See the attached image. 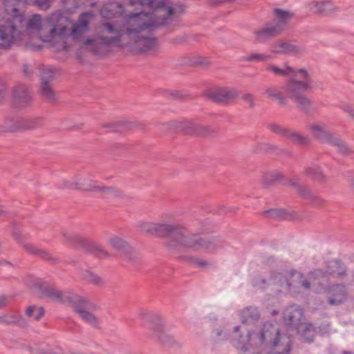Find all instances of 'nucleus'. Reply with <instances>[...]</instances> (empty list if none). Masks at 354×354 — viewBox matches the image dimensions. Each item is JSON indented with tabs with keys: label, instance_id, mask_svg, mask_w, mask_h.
I'll list each match as a JSON object with an SVG mask.
<instances>
[{
	"label": "nucleus",
	"instance_id": "1",
	"mask_svg": "<svg viewBox=\"0 0 354 354\" xmlns=\"http://www.w3.org/2000/svg\"><path fill=\"white\" fill-rule=\"evenodd\" d=\"M129 3L147 6L153 10L151 13L131 14L126 33L120 35L140 44H155L157 41L151 36V28L168 24L171 17L183 12L182 6L173 5L169 0H130Z\"/></svg>",
	"mask_w": 354,
	"mask_h": 354
},
{
	"label": "nucleus",
	"instance_id": "2",
	"mask_svg": "<svg viewBox=\"0 0 354 354\" xmlns=\"http://www.w3.org/2000/svg\"><path fill=\"white\" fill-rule=\"evenodd\" d=\"M346 273V269L341 261L332 260L328 263L324 272L317 270L311 272L307 277H304L298 272L292 273L288 276L275 274L268 279L259 276L254 279V284L260 288H265L267 285L272 284L276 288H279L280 292H290L292 294L299 293L301 290H308L311 285L315 291L319 292L315 286L321 281H323L324 277L327 276L337 278L343 277Z\"/></svg>",
	"mask_w": 354,
	"mask_h": 354
},
{
	"label": "nucleus",
	"instance_id": "3",
	"mask_svg": "<svg viewBox=\"0 0 354 354\" xmlns=\"http://www.w3.org/2000/svg\"><path fill=\"white\" fill-rule=\"evenodd\" d=\"M93 19L94 15L91 12L82 13L80 15L78 21L72 25L70 32L68 26L72 24L71 20L62 12L56 11L46 19V27H41V15H34L28 21V28L39 30L40 39L44 42H51L67 36L77 39L87 31L88 25Z\"/></svg>",
	"mask_w": 354,
	"mask_h": 354
},
{
	"label": "nucleus",
	"instance_id": "4",
	"mask_svg": "<svg viewBox=\"0 0 354 354\" xmlns=\"http://www.w3.org/2000/svg\"><path fill=\"white\" fill-rule=\"evenodd\" d=\"M156 236L174 238L180 245L194 251L213 254L218 250L216 243L196 236H187L185 234V230L177 224L158 223Z\"/></svg>",
	"mask_w": 354,
	"mask_h": 354
},
{
	"label": "nucleus",
	"instance_id": "5",
	"mask_svg": "<svg viewBox=\"0 0 354 354\" xmlns=\"http://www.w3.org/2000/svg\"><path fill=\"white\" fill-rule=\"evenodd\" d=\"M278 339H279L278 328L274 327L270 323L265 324L258 333L250 332L246 336L243 337L240 334V327L236 326L232 334L234 346L243 353L249 351L251 348L261 347L263 344L269 347L277 346Z\"/></svg>",
	"mask_w": 354,
	"mask_h": 354
},
{
	"label": "nucleus",
	"instance_id": "6",
	"mask_svg": "<svg viewBox=\"0 0 354 354\" xmlns=\"http://www.w3.org/2000/svg\"><path fill=\"white\" fill-rule=\"evenodd\" d=\"M313 88V80L310 74L304 68H300L294 73L291 78L283 87L286 97L303 109L308 107L310 100L307 93Z\"/></svg>",
	"mask_w": 354,
	"mask_h": 354
},
{
	"label": "nucleus",
	"instance_id": "7",
	"mask_svg": "<svg viewBox=\"0 0 354 354\" xmlns=\"http://www.w3.org/2000/svg\"><path fill=\"white\" fill-rule=\"evenodd\" d=\"M64 187L71 189L91 191L99 193L102 196L117 195V191L103 186L85 176H76L64 181Z\"/></svg>",
	"mask_w": 354,
	"mask_h": 354
},
{
	"label": "nucleus",
	"instance_id": "8",
	"mask_svg": "<svg viewBox=\"0 0 354 354\" xmlns=\"http://www.w3.org/2000/svg\"><path fill=\"white\" fill-rule=\"evenodd\" d=\"M309 130L311 134L317 139L337 146L341 153L348 152L347 145L338 138H334L324 124L320 123L311 124L309 125Z\"/></svg>",
	"mask_w": 354,
	"mask_h": 354
},
{
	"label": "nucleus",
	"instance_id": "9",
	"mask_svg": "<svg viewBox=\"0 0 354 354\" xmlns=\"http://www.w3.org/2000/svg\"><path fill=\"white\" fill-rule=\"evenodd\" d=\"M120 52L128 55L153 56L158 52V46H115Z\"/></svg>",
	"mask_w": 354,
	"mask_h": 354
},
{
	"label": "nucleus",
	"instance_id": "10",
	"mask_svg": "<svg viewBox=\"0 0 354 354\" xmlns=\"http://www.w3.org/2000/svg\"><path fill=\"white\" fill-rule=\"evenodd\" d=\"M274 21L271 24L281 33L286 28L289 21L292 18L293 14L288 10L275 8L273 10Z\"/></svg>",
	"mask_w": 354,
	"mask_h": 354
},
{
	"label": "nucleus",
	"instance_id": "11",
	"mask_svg": "<svg viewBox=\"0 0 354 354\" xmlns=\"http://www.w3.org/2000/svg\"><path fill=\"white\" fill-rule=\"evenodd\" d=\"M304 52L301 46H271L269 49L270 55H272V59L279 55L289 56H297Z\"/></svg>",
	"mask_w": 354,
	"mask_h": 354
},
{
	"label": "nucleus",
	"instance_id": "12",
	"mask_svg": "<svg viewBox=\"0 0 354 354\" xmlns=\"http://www.w3.org/2000/svg\"><path fill=\"white\" fill-rule=\"evenodd\" d=\"M209 97L217 102H226L234 99L237 96V93L234 89L227 88H214L208 91Z\"/></svg>",
	"mask_w": 354,
	"mask_h": 354
},
{
	"label": "nucleus",
	"instance_id": "13",
	"mask_svg": "<svg viewBox=\"0 0 354 354\" xmlns=\"http://www.w3.org/2000/svg\"><path fill=\"white\" fill-rule=\"evenodd\" d=\"M309 8L313 12L322 15H329L338 11L337 7L330 1H313L309 4Z\"/></svg>",
	"mask_w": 354,
	"mask_h": 354
},
{
	"label": "nucleus",
	"instance_id": "14",
	"mask_svg": "<svg viewBox=\"0 0 354 354\" xmlns=\"http://www.w3.org/2000/svg\"><path fill=\"white\" fill-rule=\"evenodd\" d=\"M16 28L13 21L9 19L0 25V44L11 43L16 36Z\"/></svg>",
	"mask_w": 354,
	"mask_h": 354
},
{
	"label": "nucleus",
	"instance_id": "15",
	"mask_svg": "<svg viewBox=\"0 0 354 354\" xmlns=\"http://www.w3.org/2000/svg\"><path fill=\"white\" fill-rule=\"evenodd\" d=\"M82 47L78 50H91L97 57H106L115 51L120 52V49L115 46H82Z\"/></svg>",
	"mask_w": 354,
	"mask_h": 354
},
{
	"label": "nucleus",
	"instance_id": "16",
	"mask_svg": "<svg viewBox=\"0 0 354 354\" xmlns=\"http://www.w3.org/2000/svg\"><path fill=\"white\" fill-rule=\"evenodd\" d=\"M280 34L271 23L266 24L262 28L254 32V36L258 42H266L270 39L275 37Z\"/></svg>",
	"mask_w": 354,
	"mask_h": 354
},
{
	"label": "nucleus",
	"instance_id": "17",
	"mask_svg": "<svg viewBox=\"0 0 354 354\" xmlns=\"http://www.w3.org/2000/svg\"><path fill=\"white\" fill-rule=\"evenodd\" d=\"M330 298L329 302L332 305H337L345 301L346 292L344 286H335L330 290Z\"/></svg>",
	"mask_w": 354,
	"mask_h": 354
},
{
	"label": "nucleus",
	"instance_id": "18",
	"mask_svg": "<svg viewBox=\"0 0 354 354\" xmlns=\"http://www.w3.org/2000/svg\"><path fill=\"white\" fill-rule=\"evenodd\" d=\"M13 98L15 103L24 105L28 103L30 99V95L26 86L20 84L14 88Z\"/></svg>",
	"mask_w": 354,
	"mask_h": 354
},
{
	"label": "nucleus",
	"instance_id": "19",
	"mask_svg": "<svg viewBox=\"0 0 354 354\" xmlns=\"http://www.w3.org/2000/svg\"><path fill=\"white\" fill-rule=\"evenodd\" d=\"M123 12L122 6L120 3L111 2L106 4L100 10L102 16L104 18H111L118 15H121Z\"/></svg>",
	"mask_w": 354,
	"mask_h": 354
},
{
	"label": "nucleus",
	"instance_id": "20",
	"mask_svg": "<svg viewBox=\"0 0 354 354\" xmlns=\"http://www.w3.org/2000/svg\"><path fill=\"white\" fill-rule=\"evenodd\" d=\"M302 316L303 312L298 306H290L283 313V319L288 324H295L300 321Z\"/></svg>",
	"mask_w": 354,
	"mask_h": 354
},
{
	"label": "nucleus",
	"instance_id": "21",
	"mask_svg": "<svg viewBox=\"0 0 354 354\" xmlns=\"http://www.w3.org/2000/svg\"><path fill=\"white\" fill-rule=\"evenodd\" d=\"M21 1L19 0H4L3 4L5 6L6 11L11 17L14 18V20L22 21V17L18 15V8Z\"/></svg>",
	"mask_w": 354,
	"mask_h": 354
},
{
	"label": "nucleus",
	"instance_id": "22",
	"mask_svg": "<svg viewBox=\"0 0 354 354\" xmlns=\"http://www.w3.org/2000/svg\"><path fill=\"white\" fill-rule=\"evenodd\" d=\"M264 95L266 97L277 101L281 104H284L286 98L283 91H281L276 87H268L266 88Z\"/></svg>",
	"mask_w": 354,
	"mask_h": 354
},
{
	"label": "nucleus",
	"instance_id": "23",
	"mask_svg": "<svg viewBox=\"0 0 354 354\" xmlns=\"http://www.w3.org/2000/svg\"><path fill=\"white\" fill-rule=\"evenodd\" d=\"M267 71L277 76H292L297 71L288 66L279 67L275 65H270L267 67Z\"/></svg>",
	"mask_w": 354,
	"mask_h": 354
},
{
	"label": "nucleus",
	"instance_id": "24",
	"mask_svg": "<svg viewBox=\"0 0 354 354\" xmlns=\"http://www.w3.org/2000/svg\"><path fill=\"white\" fill-rule=\"evenodd\" d=\"M242 322L244 323L252 324L259 319V315L255 308H246L241 311Z\"/></svg>",
	"mask_w": 354,
	"mask_h": 354
},
{
	"label": "nucleus",
	"instance_id": "25",
	"mask_svg": "<svg viewBox=\"0 0 354 354\" xmlns=\"http://www.w3.org/2000/svg\"><path fill=\"white\" fill-rule=\"evenodd\" d=\"M50 50L57 54V58L63 59L72 55L73 46H48Z\"/></svg>",
	"mask_w": 354,
	"mask_h": 354
},
{
	"label": "nucleus",
	"instance_id": "26",
	"mask_svg": "<svg viewBox=\"0 0 354 354\" xmlns=\"http://www.w3.org/2000/svg\"><path fill=\"white\" fill-rule=\"evenodd\" d=\"M75 311L79 315V316L88 324L95 325L97 323L96 317L87 311L84 306H76L75 307Z\"/></svg>",
	"mask_w": 354,
	"mask_h": 354
},
{
	"label": "nucleus",
	"instance_id": "27",
	"mask_svg": "<svg viewBox=\"0 0 354 354\" xmlns=\"http://www.w3.org/2000/svg\"><path fill=\"white\" fill-rule=\"evenodd\" d=\"M158 223L149 221H140L137 224V227L140 231L156 236Z\"/></svg>",
	"mask_w": 354,
	"mask_h": 354
},
{
	"label": "nucleus",
	"instance_id": "28",
	"mask_svg": "<svg viewBox=\"0 0 354 354\" xmlns=\"http://www.w3.org/2000/svg\"><path fill=\"white\" fill-rule=\"evenodd\" d=\"M0 323L7 324H24V318L21 316L14 314H3L0 315Z\"/></svg>",
	"mask_w": 354,
	"mask_h": 354
},
{
	"label": "nucleus",
	"instance_id": "29",
	"mask_svg": "<svg viewBox=\"0 0 354 354\" xmlns=\"http://www.w3.org/2000/svg\"><path fill=\"white\" fill-rule=\"evenodd\" d=\"M109 245L115 250L120 251L126 249L128 245L122 238L115 235L109 238Z\"/></svg>",
	"mask_w": 354,
	"mask_h": 354
},
{
	"label": "nucleus",
	"instance_id": "30",
	"mask_svg": "<svg viewBox=\"0 0 354 354\" xmlns=\"http://www.w3.org/2000/svg\"><path fill=\"white\" fill-rule=\"evenodd\" d=\"M40 92L48 100H53L55 98V92L48 82H41Z\"/></svg>",
	"mask_w": 354,
	"mask_h": 354
},
{
	"label": "nucleus",
	"instance_id": "31",
	"mask_svg": "<svg viewBox=\"0 0 354 354\" xmlns=\"http://www.w3.org/2000/svg\"><path fill=\"white\" fill-rule=\"evenodd\" d=\"M56 69L53 66H44L41 71V82H48L52 80L56 75Z\"/></svg>",
	"mask_w": 354,
	"mask_h": 354
},
{
	"label": "nucleus",
	"instance_id": "32",
	"mask_svg": "<svg viewBox=\"0 0 354 354\" xmlns=\"http://www.w3.org/2000/svg\"><path fill=\"white\" fill-rule=\"evenodd\" d=\"M26 314L28 317L38 321L44 315V310L41 307L29 306L26 310Z\"/></svg>",
	"mask_w": 354,
	"mask_h": 354
},
{
	"label": "nucleus",
	"instance_id": "33",
	"mask_svg": "<svg viewBox=\"0 0 354 354\" xmlns=\"http://www.w3.org/2000/svg\"><path fill=\"white\" fill-rule=\"evenodd\" d=\"M24 246L28 252H30L32 254L40 255L41 257L45 259H51L50 254L47 251H45L40 248H37L31 243H25Z\"/></svg>",
	"mask_w": 354,
	"mask_h": 354
},
{
	"label": "nucleus",
	"instance_id": "34",
	"mask_svg": "<svg viewBox=\"0 0 354 354\" xmlns=\"http://www.w3.org/2000/svg\"><path fill=\"white\" fill-rule=\"evenodd\" d=\"M283 133L288 138H291L293 141L303 143L306 140V138L303 137L300 133L290 130H283Z\"/></svg>",
	"mask_w": 354,
	"mask_h": 354
},
{
	"label": "nucleus",
	"instance_id": "35",
	"mask_svg": "<svg viewBox=\"0 0 354 354\" xmlns=\"http://www.w3.org/2000/svg\"><path fill=\"white\" fill-rule=\"evenodd\" d=\"M272 59V55H270L269 51L262 53H254L249 56L248 59L250 61L266 62Z\"/></svg>",
	"mask_w": 354,
	"mask_h": 354
},
{
	"label": "nucleus",
	"instance_id": "36",
	"mask_svg": "<svg viewBox=\"0 0 354 354\" xmlns=\"http://www.w3.org/2000/svg\"><path fill=\"white\" fill-rule=\"evenodd\" d=\"M84 277L89 282L94 284H100L102 283V279L99 276L90 271H86L84 274Z\"/></svg>",
	"mask_w": 354,
	"mask_h": 354
},
{
	"label": "nucleus",
	"instance_id": "37",
	"mask_svg": "<svg viewBox=\"0 0 354 354\" xmlns=\"http://www.w3.org/2000/svg\"><path fill=\"white\" fill-rule=\"evenodd\" d=\"M304 336L307 342H310L313 341L315 337V330L311 324L306 326Z\"/></svg>",
	"mask_w": 354,
	"mask_h": 354
},
{
	"label": "nucleus",
	"instance_id": "38",
	"mask_svg": "<svg viewBox=\"0 0 354 354\" xmlns=\"http://www.w3.org/2000/svg\"><path fill=\"white\" fill-rule=\"evenodd\" d=\"M53 0H35L34 3L41 10H46L50 8Z\"/></svg>",
	"mask_w": 354,
	"mask_h": 354
},
{
	"label": "nucleus",
	"instance_id": "39",
	"mask_svg": "<svg viewBox=\"0 0 354 354\" xmlns=\"http://www.w3.org/2000/svg\"><path fill=\"white\" fill-rule=\"evenodd\" d=\"M81 48H82V46H73V48H72V54L75 53V56L79 59H82L84 56H86L87 54L92 53V51H91V50H88V51L78 50Z\"/></svg>",
	"mask_w": 354,
	"mask_h": 354
},
{
	"label": "nucleus",
	"instance_id": "40",
	"mask_svg": "<svg viewBox=\"0 0 354 354\" xmlns=\"http://www.w3.org/2000/svg\"><path fill=\"white\" fill-rule=\"evenodd\" d=\"M93 252L100 258L106 257L109 254L100 245H93Z\"/></svg>",
	"mask_w": 354,
	"mask_h": 354
},
{
	"label": "nucleus",
	"instance_id": "41",
	"mask_svg": "<svg viewBox=\"0 0 354 354\" xmlns=\"http://www.w3.org/2000/svg\"><path fill=\"white\" fill-rule=\"evenodd\" d=\"M201 41L198 39L197 37L192 35V36H183L180 42L183 43H195L200 42Z\"/></svg>",
	"mask_w": 354,
	"mask_h": 354
},
{
	"label": "nucleus",
	"instance_id": "42",
	"mask_svg": "<svg viewBox=\"0 0 354 354\" xmlns=\"http://www.w3.org/2000/svg\"><path fill=\"white\" fill-rule=\"evenodd\" d=\"M124 124V122H121V121L115 122H111V123L105 124L104 127L110 129L111 130H113V131H118V129L116 128V126Z\"/></svg>",
	"mask_w": 354,
	"mask_h": 354
},
{
	"label": "nucleus",
	"instance_id": "43",
	"mask_svg": "<svg viewBox=\"0 0 354 354\" xmlns=\"http://www.w3.org/2000/svg\"><path fill=\"white\" fill-rule=\"evenodd\" d=\"M28 50L32 53H39L43 50L44 46H28Z\"/></svg>",
	"mask_w": 354,
	"mask_h": 354
},
{
	"label": "nucleus",
	"instance_id": "44",
	"mask_svg": "<svg viewBox=\"0 0 354 354\" xmlns=\"http://www.w3.org/2000/svg\"><path fill=\"white\" fill-rule=\"evenodd\" d=\"M104 28L106 29V30L108 32H109V33H114L115 32V28L113 26V25H111V24L106 23V24H104Z\"/></svg>",
	"mask_w": 354,
	"mask_h": 354
},
{
	"label": "nucleus",
	"instance_id": "45",
	"mask_svg": "<svg viewBox=\"0 0 354 354\" xmlns=\"http://www.w3.org/2000/svg\"><path fill=\"white\" fill-rule=\"evenodd\" d=\"M345 111L349 113V115L353 118L354 120V108L350 106H345Z\"/></svg>",
	"mask_w": 354,
	"mask_h": 354
},
{
	"label": "nucleus",
	"instance_id": "46",
	"mask_svg": "<svg viewBox=\"0 0 354 354\" xmlns=\"http://www.w3.org/2000/svg\"><path fill=\"white\" fill-rule=\"evenodd\" d=\"M349 260H350L351 263L354 264V254H352L350 256ZM351 281L354 283V268L351 271Z\"/></svg>",
	"mask_w": 354,
	"mask_h": 354
},
{
	"label": "nucleus",
	"instance_id": "47",
	"mask_svg": "<svg viewBox=\"0 0 354 354\" xmlns=\"http://www.w3.org/2000/svg\"><path fill=\"white\" fill-rule=\"evenodd\" d=\"M244 99L246 102H248V103H250V106H252L253 105V98L252 97V95L248 94V95H245L244 96Z\"/></svg>",
	"mask_w": 354,
	"mask_h": 354
},
{
	"label": "nucleus",
	"instance_id": "48",
	"mask_svg": "<svg viewBox=\"0 0 354 354\" xmlns=\"http://www.w3.org/2000/svg\"><path fill=\"white\" fill-rule=\"evenodd\" d=\"M196 264L200 267H206L208 266V263L205 261H202V260H197L196 261Z\"/></svg>",
	"mask_w": 354,
	"mask_h": 354
},
{
	"label": "nucleus",
	"instance_id": "49",
	"mask_svg": "<svg viewBox=\"0 0 354 354\" xmlns=\"http://www.w3.org/2000/svg\"><path fill=\"white\" fill-rule=\"evenodd\" d=\"M10 46H0V54L9 50Z\"/></svg>",
	"mask_w": 354,
	"mask_h": 354
},
{
	"label": "nucleus",
	"instance_id": "50",
	"mask_svg": "<svg viewBox=\"0 0 354 354\" xmlns=\"http://www.w3.org/2000/svg\"><path fill=\"white\" fill-rule=\"evenodd\" d=\"M6 305V299L4 297L0 298V309L4 308Z\"/></svg>",
	"mask_w": 354,
	"mask_h": 354
},
{
	"label": "nucleus",
	"instance_id": "51",
	"mask_svg": "<svg viewBox=\"0 0 354 354\" xmlns=\"http://www.w3.org/2000/svg\"><path fill=\"white\" fill-rule=\"evenodd\" d=\"M281 338L284 341V343H285V344H286V346H288L289 343H290V341H289L288 338L285 337H281Z\"/></svg>",
	"mask_w": 354,
	"mask_h": 354
},
{
	"label": "nucleus",
	"instance_id": "52",
	"mask_svg": "<svg viewBox=\"0 0 354 354\" xmlns=\"http://www.w3.org/2000/svg\"><path fill=\"white\" fill-rule=\"evenodd\" d=\"M19 127V126H17V127H10L8 129L9 131H14V130L18 129Z\"/></svg>",
	"mask_w": 354,
	"mask_h": 354
},
{
	"label": "nucleus",
	"instance_id": "53",
	"mask_svg": "<svg viewBox=\"0 0 354 354\" xmlns=\"http://www.w3.org/2000/svg\"><path fill=\"white\" fill-rule=\"evenodd\" d=\"M24 72L25 73H28L29 72V69H28V66H24Z\"/></svg>",
	"mask_w": 354,
	"mask_h": 354
},
{
	"label": "nucleus",
	"instance_id": "54",
	"mask_svg": "<svg viewBox=\"0 0 354 354\" xmlns=\"http://www.w3.org/2000/svg\"><path fill=\"white\" fill-rule=\"evenodd\" d=\"M81 303L82 304V305L84 306L86 305L87 302L85 301V300H81Z\"/></svg>",
	"mask_w": 354,
	"mask_h": 354
},
{
	"label": "nucleus",
	"instance_id": "55",
	"mask_svg": "<svg viewBox=\"0 0 354 354\" xmlns=\"http://www.w3.org/2000/svg\"><path fill=\"white\" fill-rule=\"evenodd\" d=\"M352 186L354 188V179L353 180Z\"/></svg>",
	"mask_w": 354,
	"mask_h": 354
}]
</instances>
